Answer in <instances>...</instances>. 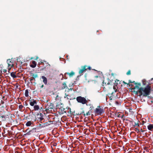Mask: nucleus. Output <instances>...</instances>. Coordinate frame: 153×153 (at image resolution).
I'll return each mask as SVG.
<instances>
[{
	"mask_svg": "<svg viewBox=\"0 0 153 153\" xmlns=\"http://www.w3.org/2000/svg\"><path fill=\"white\" fill-rule=\"evenodd\" d=\"M76 99L78 102L81 103L83 104H86L87 102L85 98L81 96L77 97Z\"/></svg>",
	"mask_w": 153,
	"mask_h": 153,
	"instance_id": "obj_3",
	"label": "nucleus"
},
{
	"mask_svg": "<svg viewBox=\"0 0 153 153\" xmlns=\"http://www.w3.org/2000/svg\"><path fill=\"white\" fill-rule=\"evenodd\" d=\"M134 126H137L138 127L139 126V125L138 123H135V125H134Z\"/></svg>",
	"mask_w": 153,
	"mask_h": 153,
	"instance_id": "obj_22",
	"label": "nucleus"
},
{
	"mask_svg": "<svg viewBox=\"0 0 153 153\" xmlns=\"http://www.w3.org/2000/svg\"><path fill=\"white\" fill-rule=\"evenodd\" d=\"M67 74L70 77H72L75 74V73L73 71H71V73H66L65 74L64 76L65 77V79H67Z\"/></svg>",
	"mask_w": 153,
	"mask_h": 153,
	"instance_id": "obj_5",
	"label": "nucleus"
},
{
	"mask_svg": "<svg viewBox=\"0 0 153 153\" xmlns=\"http://www.w3.org/2000/svg\"><path fill=\"white\" fill-rule=\"evenodd\" d=\"M0 119H1V118ZM0 120H1V119H0Z\"/></svg>",
	"mask_w": 153,
	"mask_h": 153,
	"instance_id": "obj_31",
	"label": "nucleus"
},
{
	"mask_svg": "<svg viewBox=\"0 0 153 153\" xmlns=\"http://www.w3.org/2000/svg\"><path fill=\"white\" fill-rule=\"evenodd\" d=\"M28 90H26L25 91V96L26 97H27L28 96Z\"/></svg>",
	"mask_w": 153,
	"mask_h": 153,
	"instance_id": "obj_15",
	"label": "nucleus"
},
{
	"mask_svg": "<svg viewBox=\"0 0 153 153\" xmlns=\"http://www.w3.org/2000/svg\"><path fill=\"white\" fill-rule=\"evenodd\" d=\"M67 86L66 85V84L65 83H64L62 84V89H64Z\"/></svg>",
	"mask_w": 153,
	"mask_h": 153,
	"instance_id": "obj_18",
	"label": "nucleus"
},
{
	"mask_svg": "<svg viewBox=\"0 0 153 153\" xmlns=\"http://www.w3.org/2000/svg\"><path fill=\"white\" fill-rule=\"evenodd\" d=\"M23 107V106L22 105L19 106V108L20 109H22Z\"/></svg>",
	"mask_w": 153,
	"mask_h": 153,
	"instance_id": "obj_20",
	"label": "nucleus"
},
{
	"mask_svg": "<svg viewBox=\"0 0 153 153\" xmlns=\"http://www.w3.org/2000/svg\"><path fill=\"white\" fill-rule=\"evenodd\" d=\"M64 97L65 98H66L67 99H69L70 97V96L68 94H65Z\"/></svg>",
	"mask_w": 153,
	"mask_h": 153,
	"instance_id": "obj_16",
	"label": "nucleus"
},
{
	"mask_svg": "<svg viewBox=\"0 0 153 153\" xmlns=\"http://www.w3.org/2000/svg\"><path fill=\"white\" fill-rule=\"evenodd\" d=\"M37 104V102L36 100L33 99L30 100V104L31 106H33Z\"/></svg>",
	"mask_w": 153,
	"mask_h": 153,
	"instance_id": "obj_7",
	"label": "nucleus"
},
{
	"mask_svg": "<svg viewBox=\"0 0 153 153\" xmlns=\"http://www.w3.org/2000/svg\"><path fill=\"white\" fill-rule=\"evenodd\" d=\"M152 80H153V78L151 79V81H152Z\"/></svg>",
	"mask_w": 153,
	"mask_h": 153,
	"instance_id": "obj_26",
	"label": "nucleus"
},
{
	"mask_svg": "<svg viewBox=\"0 0 153 153\" xmlns=\"http://www.w3.org/2000/svg\"><path fill=\"white\" fill-rule=\"evenodd\" d=\"M4 117V116H1V117L2 118L3 117Z\"/></svg>",
	"mask_w": 153,
	"mask_h": 153,
	"instance_id": "obj_30",
	"label": "nucleus"
},
{
	"mask_svg": "<svg viewBox=\"0 0 153 153\" xmlns=\"http://www.w3.org/2000/svg\"><path fill=\"white\" fill-rule=\"evenodd\" d=\"M131 74V71L130 70L128 71V72L127 73V74L128 75H129Z\"/></svg>",
	"mask_w": 153,
	"mask_h": 153,
	"instance_id": "obj_21",
	"label": "nucleus"
},
{
	"mask_svg": "<svg viewBox=\"0 0 153 153\" xmlns=\"http://www.w3.org/2000/svg\"><path fill=\"white\" fill-rule=\"evenodd\" d=\"M141 132H144L145 131V130H142V129H141Z\"/></svg>",
	"mask_w": 153,
	"mask_h": 153,
	"instance_id": "obj_24",
	"label": "nucleus"
},
{
	"mask_svg": "<svg viewBox=\"0 0 153 153\" xmlns=\"http://www.w3.org/2000/svg\"><path fill=\"white\" fill-rule=\"evenodd\" d=\"M10 75L13 78H15L16 77V72H12L10 74Z\"/></svg>",
	"mask_w": 153,
	"mask_h": 153,
	"instance_id": "obj_12",
	"label": "nucleus"
},
{
	"mask_svg": "<svg viewBox=\"0 0 153 153\" xmlns=\"http://www.w3.org/2000/svg\"><path fill=\"white\" fill-rule=\"evenodd\" d=\"M86 66H84L82 67V69H80L79 71V73L80 74H81L84 71H85L87 68H86Z\"/></svg>",
	"mask_w": 153,
	"mask_h": 153,
	"instance_id": "obj_6",
	"label": "nucleus"
},
{
	"mask_svg": "<svg viewBox=\"0 0 153 153\" xmlns=\"http://www.w3.org/2000/svg\"><path fill=\"white\" fill-rule=\"evenodd\" d=\"M42 78L43 79V83L45 84L46 85L47 83V79L45 76H42Z\"/></svg>",
	"mask_w": 153,
	"mask_h": 153,
	"instance_id": "obj_9",
	"label": "nucleus"
},
{
	"mask_svg": "<svg viewBox=\"0 0 153 153\" xmlns=\"http://www.w3.org/2000/svg\"><path fill=\"white\" fill-rule=\"evenodd\" d=\"M33 122L32 121H28L26 123V126H31L32 125H33Z\"/></svg>",
	"mask_w": 153,
	"mask_h": 153,
	"instance_id": "obj_10",
	"label": "nucleus"
},
{
	"mask_svg": "<svg viewBox=\"0 0 153 153\" xmlns=\"http://www.w3.org/2000/svg\"><path fill=\"white\" fill-rule=\"evenodd\" d=\"M34 110L35 111L38 110L39 109V106L38 105H36L34 106Z\"/></svg>",
	"mask_w": 153,
	"mask_h": 153,
	"instance_id": "obj_14",
	"label": "nucleus"
},
{
	"mask_svg": "<svg viewBox=\"0 0 153 153\" xmlns=\"http://www.w3.org/2000/svg\"><path fill=\"white\" fill-rule=\"evenodd\" d=\"M7 62L8 65V69L9 71L14 66V61L12 59H8L7 61Z\"/></svg>",
	"mask_w": 153,
	"mask_h": 153,
	"instance_id": "obj_2",
	"label": "nucleus"
},
{
	"mask_svg": "<svg viewBox=\"0 0 153 153\" xmlns=\"http://www.w3.org/2000/svg\"><path fill=\"white\" fill-rule=\"evenodd\" d=\"M151 88L150 86L147 85L145 88L141 87L139 88L138 90L140 96H147L149 94Z\"/></svg>",
	"mask_w": 153,
	"mask_h": 153,
	"instance_id": "obj_1",
	"label": "nucleus"
},
{
	"mask_svg": "<svg viewBox=\"0 0 153 153\" xmlns=\"http://www.w3.org/2000/svg\"><path fill=\"white\" fill-rule=\"evenodd\" d=\"M36 63L35 61H33L32 64L30 66L32 68H34L36 67Z\"/></svg>",
	"mask_w": 153,
	"mask_h": 153,
	"instance_id": "obj_11",
	"label": "nucleus"
},
{
	"mask_svg": "<svg viewBox=\"0 0 153 153\" xmlns=\"http://www.w3.org/2000/svg\"><path fill=\"white\" fill-rule=\"evenodd\" d=\"M96 112L98 114H101L103 112V110L102 109L98 106L95 110Z\"/></svg>",
	"mask_w": 153,
	"mask_h": 153,
	"instance_id": "obj_4",
	"label": "nucleus"
},
{
	"mask_svg": "<svg viewBox=\"0 0 153 153\" xmlns=\"http://www.w3.org/2000/svg\"><path fill=\"white\" fill-rule=\"evenodd\" d=\"M95 77L97 78V77H98V76H96Z\"/></svg>",
	"mask_w": 153,
	"mask_h": 153,
	"instance_id": "obj_27",
	"label": "nucleus"
},
{
	"mask_svg": "<svg viewBox=\"0 0 153 153\" xmlns=\"http://www.w3.org/2000/svg\"><path fill=\"white\" fill-rule=\"evenodd\" d=\"M142 82L143 83V85H146V84L147 82L145 79H143L142 80Z\"/></svg>",
	"mask_w": 153,
	"mask_h": 153,
	"instance_id": "obj_17",
	"label": "nucleus"
},
{
	"mask_svg": "<svg viewBox=\"0 0 153 153\" xmlns=\"http://www.w3.org/2000/svg\"><path fill=\"white\" fill-rule=\"evenodd\" d=\"M135 86L134 87V89L135 88H139L141 86V84L140 83H135Z\"/></svg>",
	"mask_w": 153,
	"mask_h": 153,
	"instance_id": "obj_13",
	"label": "nucleus"
},
{
	"mask_svg": "<svg viewBox=\"0 0 153 153\" xmlns=\"http://www.w3.org/2000/svg\"><path fill=\"white\" fill-rule=\"evenodd\" d=\"M135 129L136 130V131H139V130L138 128H135Z\"/></svg>",
	"mask_w": 153,
	"mask_h": 153,
	"instance_id": "obj_23",
	"label": "nucleus"
},
{
	"mask_svg": "<svg viewBox=\"0 0 153 153\" xmlns=\"http://www.w3.org/2000/svg\"><path fill=\"white\" fill-rule=\"evenodd\" d=\"M38 59V57H37V58H36V60H37Z\"/></svg>",
	"mask_w": 153,
	"mask_h": 153,
	"instance_id": "obj_28",
	"label": "nucleus"
},
{
	"mask_svg": "<svg viewBox=\"0 0 153 153\" xmlns=\"http://www.w3.org/2000/svg\"><path fill=\"white\" fill-rule=\"evenodd\" d=\"M110 98L111 100L112 99L111 98V97H110Z\"/></svg>",
	"mask_w": 153,
	"mask_h": 153,
	"instance_id": "obj_29",
	"label": "nucleus"
},
{
	"mask_svg": "<svg viewBox=\"0 0 153 153\" xmlns=\"http://www.w3.org/2000/svg\"><path fill=\"white\" fill-rule=\"evenodd\" d=\"M148 129L150 131H153V124H149L147 126Z\"/></svg>",
	"mask_w": 153,
	"mask_h": 153,
	"instance_id": "obj_8",
	"label": "nucleus"
},
{
	"mask_svg": "<svg viewBox=\"0 0 153 153\" xmlns=\"http://www.w3.org/2000/svg\"><path fill=\"white\" fill-rule=\"evenodd\" d=\"M88 68V69H89V70H91V67H89Z\"/></svg>",
	"mask_w": 153,
	"mask_h": 153,
	"instance_id": "obj_25",
	"label": "nucleus"
},
{
	"mask_svg": "<svg viewBox=\"0 0 153 153\" xmlns=\"http://www.w3.org/2000/svg\"><path fill=\"white\" fill-rule=\"evenodd\" d=\"M36 131V128H33L32 130H30L29 132H28L27 133H29L30 132H33Z\"/></svg>",
	"mask_w": 153,
	"mask_h": 153,
	"instance_id": "obj_19",
	"label": "nucleus"
}]
</instances>
